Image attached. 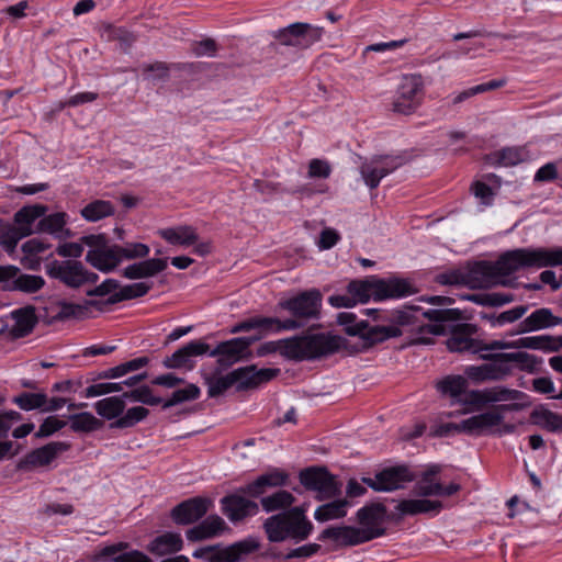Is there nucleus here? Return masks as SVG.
<instances>
[{"instance_id": "obj_23", "label": "nucleus", "mask_w": 562, "mask_h": 562, "mask_svg": "<svg viewBox=\"0 0 562 562\" xmlns=\"http://www.w3.org/2000/svg\"><path fill=\"white\" fill-rule=\"evenodd\" d=\"M86 261L101 272L113 271L122 261L119 245L102 248L90 249L86 255Z\"/></svg>"}, {"instance_id": "obj_38", "label": "nucleus", "mask_w": 562, "mask_h": 562, "mask_svg": "<svg viewBox=\"0 0 562 562\" xmlns=\"http://www.w3.org/2000/svg\"><path fill=\"white\" fill-rule=\"evenodd\" d=\"M31 234H33V229L16 227L3 220H0V246L8 254H12L15 250L18 243Z\"/></svg>"}, {"instance_id": "obj_26", "label": "nucleus", "mask_w": 562, "mask_h": 562, "mask_svg": "<svg viewBox=\"0 0 562 562\" xmlns=\"http://www.w3.org/2000/svg\"><path fill=\"white\" fill-rule=\"evenodd\" d=\"M480 358L483 360H495L498 362H504L508 366L510 363H517L520 370L527 371L529 373H533L537 367L542 362V360L537 356L525 351L482 353Z\"/></svg>"}, {"instance_id": "obj_27", "label": "nucleus", "mask_w": 562, "mask_h": 562, "mask_svg": "<svg viewBox=\"0 0 562 562\" xmlns=\"http://www.w3.org/2000/svg\"><path fill=\"white\" fill-rule=\"evenodd\" d=\"M183 549V539L179 532L166 531L148 542L146 550L155 557L176 554Z\"/></svg>"}, {"instance_id": "obj_51", "label": "nucleus", "mask_w": 562, "mask_h": 562, "mask_svg": "<svg viewBox=\"0 0 562 562\" xmlns=\"http://www.w3.org/2000/svg\"><path fill=\"white\" fill-rule=\"evenodd\" d=\"M468 378L462 375H448L437 382V390L442 395H449L452 398H458L460 395L465 393Z\"/></svg>"}, {"instance_id": "obj_34", "label": "nucleus", "mask_w": 562, "mask_h": 562, "mask_svg": "<svg viewBox=\"0 0 562 562\" xmlns=\"http://www.w3.org/2000/svg\"><path fill=\"white\" fill-rule=\"evenodd\" d=\"M278 488L279 490L277 492L270 495L263 494L259 497V507L261 506L266 513H281L293 507L292 505L295 502L293 494L289 491L282 490L281 487Z\"/></svg>"}, {"instance_id": "obj_9", "label": "nucleus", "mask_w": 562, "mask_h": 562, "mask_svg": "<svg viewBox=\"0 0 562 562\" xmlns=\"http://www.w3.org/2000/svg\"><path fill=\"white\" fill-rule=\"evenodd\" d=\"M423 95V77L418 74L405 75L392 102V110L398 114H412L420 105Z\"/></svg>"}, {"instance_id": "obj_49", "label": "nucleus", "mask_w": 562, "mask_h": 562, "mask_svg": "<svg viewBox=\"0 0 562 562\" xmlns=\"http://www.w3.org/2000/svg\"><path fill=\"white\" fill-rule=\"evenodd\" d=\"M114 206L110 201L94 200L81 209V216L88 222H98L114 214Z\"/></svg>"}, {"instance_id": "obj_42", "label": "nucleus", "mask_w": 562, "mask_h": 562, "mask_svg": "<svg viewBox=\"0 0 562 562\" xmlns=\"http://www.w3.org/2000/svg\"><path fill=\"white\" fill-rule=\"evenodd\" d=\"M45 280L42 276L27 274L22 272L19 268V272L11 283V292H22L26 294H33L41 291L45 286Z\"/></svg>"}, {"instance_id": "obj_32", "label": "nucleus", "mask_w": 562, "mask_h": 562, "mask_svg": "<svg viewBox=\"0 0 562 562\" xmlns=\"http://www.w3.org/2000/svg\"><path fill=\"white\" fill-rule=\"evenodd\" d=\"M540 350L543 352H558L562 348V336L539 335L517 339V349Z\"/></svg>"}, {"instance_id": "obj_48", "label": "nucleus", "mask_w": 562, "mask_h": 562, "mask_svg": "<svg viewBox=\"0 0 562 562\" xmlns=\"http://www.w3.org/2000/svg\"><path fill=\"white\" fill-rule=\"evenodd\" d=\"M532 422L551 432H562V415L547 408L533 409Z\"/></svg>"}, {"instance_id": "obj_47", "label": "nucleus", "mask_w": 562, "mask_h": 562, "mask_svg": "<svg viewBox=\"0 0 562 562\" xmlns=\"http://www.w3.org/2000/svg\"><path fill=\"white\" fill-rule=\"evenodd\" d=\"M256 329L262 330L265 334L268 333H281L286 330H296L299 324L295 321H286L278 317H254Z\"/></svg>"}, {"instance_id": "obj_29", "label": "nucleus", "mask_w": 562, "mask_h": 562, "mask_svg": "<svg viewBox=\"0 0 562 562\" xmlns=\"http://www.w3.org/2000/svg\"><path fill=\"white\" fill-rule=\"evenodd\" d=\"M422 316L435 323L427 325V333L440 336L446 334L447 326L445 323L460 319L461 312L458 308H430L427 311H423Z\"/></svg>"}, {"instance_id": "obj_41", "label": "nucleus", "mask_w": 562, "mask_h": 562, "mask_svg": "<svg viewBox=\"0 0 562 562\" xmlns=\"http://www.w3.org/2000/svg\"><path fill=\"white\" fill-rule=\"evenodd\" d=\"M379 159H375L374 155L366 159L361 162L359 167V172L361 175L362 180L366 186L373 190L376 189L381 182V180L386 177L384 175V169H382L381 164H379Z\"/></svg>"}, {"instance_id": "obj_63", "label": "nucleus", "mask_w": 562, "mask_h": 562, "mask_svg": "<svg viewBox=\"0 0 562 562\" xmlns=\"http://www.w3.org/2000/svg\"><path fill=\"white\" fill-rule=\"evenodd\" d=\"M529 310L528 305H518L510 310L504 311L497 315L496 322L499 326H504L506 324H513L520 319Z\"/></svg>"}, {"instance_id": "obj_16", "label": "nucleus", "mask_w": 562, "mask_h": 562, "mask_svg": "<svg viewBox=\"0 0 562 562\" xmlns=\"http://www.w3.org/2000/svg\"><path fill=\"white\" fill-rule=\"evenodd\" d=\"M70 445L61 441H52L47 445L33 449L26 453L18 463L20 470H31L49 465L58 454L67 451Z\"/></svg>"}, {"instance_id": "obj_45", "label": "nucleus", "mask_w": 562, "mask_h": 562, "mask_svg": "<svg viewBox=\"0 0 562 562\" xmlns=\"http://www.w3.org/2000/svg\"><path fill=\"white\" fill-rule=\"evenodd\" d=\"M70 428L75 432H91L103 427V422L90 412L69 415Z\"/></svg>"}, {"instance_id": "obj_20", "label": "nucleus", "mask_w": 562, "mask_h": 562, "mask_svg": "<svg viewBox=\"0 0 562 562\" xmlns=\"http://www.w3.org/2000/svg\"><path fill=\"white\" fill-rule=\"evenodd\" d=\"M503 420L504 416L486 411L461 420L460 426L470 436H494L496 426H501Z\"/></svg>"}, {"instance_id": "obj_39", "label": "nucleus", "mask_w": 562, "mask_h": 562, "mask_svg": "<svg viewBox=\"0 0 562 562\" xmlns=\"http://www.w3.org/2000/svg\"><path fill=\"white\" fill-rule=\"evenodd\" d=\"M158 234L161 238L171 245L191 246L194 245L199 239L195 229L189 225L162 228L158 232Z\"/></svg>"}, {"instance_id": "obj_35", "label": "nucleus", "mask_w": 562, "mask_h": 562, "mask_svg": "<svg viewBox=\"0 0 562 562\" xmlns=\"http://www.w3.org/2000/svg\"><path fill=\"white\" fill-rule=\"evenodd\" d=\"M240 369H246L245 373L243 374L241 384L237 386V391H245L249 389L257 387L259 384L269 382L273 378H276L280 370L279 369H271V368H265V369H257L256 366H247L241 367Z\"/></svg>"}, {"instance_id": "obj_19", "label": "nucleus", "mask_w": 562, "mask_h": 562, "mask_svg": "<svg viewBox=\"0 0 562 562\" xmlns=\"http://www.w3.org/2000/svg\"><path fill=\"white\" fill-rule=\"evenodd\" d=\"M477 331L476 325L463 323L453 326L446 345L449 351L460 353H479L480 340L473 338Z\"/></svg>"}, {"instance_id": "obj_22", "label": "nucleus", "mask_w": 562, "mask_h": 562, "mask_svg": "<svg viewBox=\"0 0 562 562\" xmlns=\"http://www.w3.org/2000/svg\"><path fill=\"white\" fill-rule=\"evenodd\" d=\"M481 366H469L464 370L465 376L474 383L485 381H501L512 373V367L495 360Z\"/></svg>"}, {"instance_id": "obj_61", "label": "nucleus", "mask_w": 562, "mask_h": 562, "mask_svg": "<svg viewBox=\"0 0 562 562\" xmlns=\"http://www.w3.org/2000/svg\"><path fill=\"white\" fill-rule=\"evenodd\" d=\"M375 159H379V164H381L382 169H384V175L389 176L394 172L396 169L402 167L407 162V156L404 154L400 155H374Z\"/></svg>"}, {"instance_id": "obj_53", "label": "nucleus", "mask_w": 562, "mask_h": 562, "mask_svg": "<svg viewBox=\"0 0 562 562\" xmlns=\"http://www.w3.org/2000/svg\"><path fill=\"white\" fill-rule=\"evenodd\" d=\"M122 395L125 402H137L149 406L162 403V398L159 396H155L153 394V390L148 385H140L130 391L122 392Z\"/></svg>"}, {"instance_id": "obj_25", "label": "nucleus", "mask_w": 562, "mask_h": 562, "mask_svg": "<svg viewBox=\"0 0 562 562\" xmlns=\"http://www.w3.org/2000/svg\"><path fill=\"white\" fill-rule=\"evenodd\" d=\"M151 289V284L146 282H137L133 284L124 285L120 291L111 294L106 300H88V304L92 305L99 311H103L106 305H114L122 301L133 300L146 295Z\"/></svg>"}, {"instance_id": "obj_62", "label": "nucleus", "mask_w": 562, "mask_h": 562, "mask_svg": "<svg viewBox=\"0 0 562 562\" xmlns=\"http://www.w3.org/2000/svg\"><path fill=\"white\" fill-rule=\"evenodd\" d=\"M66 426V423L59 420L56 416H48L41 424L38 430L35 432L36 438H46L55 434L56 431L63 429Z\"/></svg>"}, {"instance_id": "obj_3", "label": "nucleus", "mask_w": 562, "mask_h": 562, "mask_svg": "<svg viewBox=\"0 0 562 562\" xmlns=\"http://www.w3.org/2000/svg\"><path fill=\"white\" fill-rule=\"evenodd\" d=\"M341 338L327 333L303 334L290 338L267 341L257 349V356L265 357L279 352L292 361L315 360L337 352Z\"/></svg>"}, {"instance_id": "obj_18", "label": "nucleus", "mask_w": 562, "mask_h": 562, "mask_svg": "<svg viewBox=\"0 0 562 562\" xmlns=\"http://www.w3.org/2000/svg\"><path fill=\"white\" fill-rule=\"evenodd\" d=\"M210 346L202 340H191L171 356L166 357L162 364L167 369H188L192 370L195 366L194 357L207 353Z\"/></svg>"}, {"instance_id": "obj_56", "label": "nucleus", "mask_w": 562, "mask_h": 562, "mask_svg": "<svg viewBox=\"0 0 562 562\" xmlns=\"http://www.w3.org/2000/svg\"><path fill=\"white\" fill-rule=\"evenodd\" d=\"M143 77L150 82L167 81L170 77V67L164 61L144 64L142 66Z\"/></svg>"}, {"instance_id": "obj_57", "label": "nucleus", "mask_w": 562, "mask_h": 562, "mask_svg": "<svg viewBox=\"0 0 562 562\" xmlns=\"http://www.w3.org/2000/svg\"><path fill=\"white\" fill-rule=\"evenodd\" d=\"M13 402L23 411L42 409L47 403V395L45 393H29L23 392L15 396Z\"/></svg>"}, {"instance_id": "obj_40", "label": "nucleus", "mask_w": 562, "mask_h": 562, "mask_svg": "<svg viewBox=\"0 0 562 562\" xmlns=\"http://www.w3.org/2000/svg\"><path fill=\"white\" fill-rule=\"evenodd\" d=\"M375 276L366 277L362 280H352L347 285L348 293L355 300V303H367L369 300L374 301Z\"/></svg>"}, {"instance_id": "obj_30", "label": "nucleus", "mask_w": 562, "mask_h": 562, "mask_svg": "<svg viewBox=\"0 0 562 562\" xmlns=\"http://www.w3.org/2000/svg\"><path fill=\"white\" fill-rule=\"evenodd\" d=\"M357 520L363 528L385 529L382 524L391 519L385 505L382 503H370L358 509Z\"/></svg>"}, {"instance_id": "obj_12", "label": "nucleus", "mask_w": 562, "mask_h": 562, "mask_svg": "<svg viewBox=\"0 0 562 562\" xmlns=\"http://www.w3.org/2000/svg\"><path fill=\"white\" fill-rule=\"evenodd\" d=\"M300 483L308 491L318 492L321 498H330L339 493L335 476L324 467H311L299 474Z\"/></svg>"}, {"instance_id": "obj_44", "label": "nucleus", "mask_w": 562, "mask_h": 562, "mask_svg": "<svg viewBox=\"0 0 562 562\" xmlns=\"http://www.w3.org/2000/svg\"><path fill=\"white\" fill-rule=\"evenodd\" d=\"M149 415V409L144 406H133L124 411L122 416L110 423V429L133 428Z\"/></svg>"}, {"instance_id": "obj_54", "label": "nucleus", "mask_w": 562, "mask_h": 562, "mask_svg": "<svg viewBox=\"0 0 562 562\" xmlns=\"http://www.w3.org/2000/svg\"><path fill=\"white\" fill-rule=\"evenodd\" d=\"M200 394V387L190 383L184 389L173 391L168 400L162 401V408L167 409L183 402L194 401L199 398Z\"/></svg>"}, {"instance_id": "obj_10", "label": "nucleus", "mask_w": 562, "mask_h": 562, "mask_svg": "<svg viewBox=\"0 0 562 562\" xmlns=\"http://www.w3.org/2000/svg\"><path fill=\"white\" fill-rule=\"evenodd\" d=\"M415 479L416 475L408 465L397 464L380 470L373 477L364 476L362 482L375 492H392L403 488Z\"/></svg>"}, {"instance_id": "obj_50", "label": "nucleus", "mask_w": 562, "mask_h": 562, "mask_svg": "<svg viewBox=\"0 0 562 562\" xmlns=\"http://www.w3.org/2000/svg\"><path fill=\"white\" fill-rule=\"evenodd\" d=\"M68 222V214L65 212H56L49 215L42 217L37 224L34 232L36 233H47L56 237L59 231H61L63 226H66Z\"/></svg>"}, {"instance_id": "obj_43", "label": "nucleus", "mask_w": 562, "mask_h": 562, "mask_svg": "<svg viewBox=\"0 0 562 562\" xmlns=\"http://www.w3.org/2000/svg\"><path fill=\"white\" fill-rule=\"evenodd\" d=\"M349 505L350 503L347 499H336L323 504L316 508L314 518L321 522L342 518L346 516Z\"/></svg>"}, {"instance_id": "obj_64", "label": "nucleus", "mask_w": 562, "mask_h": 562, "mask_svg": "<svg viewBox=\"0 0 562 562\" xmlns=\"http://www.w3.org/2000/svg\"><path fill=\"white\" fill-rule=\"evenodd\" d=\"M322 549L318 543H307L301 547L291 549L286 554H284L285 560L291 559H308L319 552Z\"/></svg>"}, {"instance_id": "obj_52", "label": "nucleus", "mask_w": 562, "mask_h": 562, "mask_svg": "<svg viewBox=\"0 0 562 562\" xmlns=\"http://www.w3.org/2000/svg\"><path fill=\"white\" fill-rule=\"evenodd\" d=\"M57 305L58 312L53 316V319L57 322H64L71 318H83L88 314L89 306H91L88 304V301L83 304L60 301Z\"/></svg>"}, {"instance_id": "obj_8", "label": "nucleus", "mask_w": 562, "mask_h": 562, "mask_svg": "<svg viewBox=\"0 0 562 562\" xmlns=\"http://www.w3.org/2000/svg\"><path fill=\"white\" fill-rule=\"evenodd\" d=\"M271 34L281 45L306 49L321 41L324 29L310 23L295 22Z\"/></svg>"}, {"instance_id": "obj_24", "label": "nucleus", "mask_w": 562, "mask_h": 562, "mask_svg": "<svg viewBox=\"0 0 562 562\" xmlns=\"http://www.w3.org/2000/svg\"><path fill=\"white\" fill-rule=\"evenodd\" d=\"M226 529H228L226 522L218 515H210L205 519H203L200 524L194 527L188 529L186 531V537L190 541H202L206 539H212L221 533H223Z\"/></svg>"}, {"instance_id": "obj_4", "label": "nucleus", "mask_w": 562, "mask_h": 562, "mask_svg": "<svg viewBox=\"0 0 562 562\" xmlns=\"http://www.w3.org/2000/svg\"><path fill=\"white\" fill-rule=\"evenodd\" d=\"M262 529L269 542L279 543L292 540L300 543L311 536L314 525L306 517L304 506H294L265 519Z\"/></svg>"}, {"instance_id": "obj_55", "label": "nucleus", "mask_w": 562, "mask_h": 562, "mask_svg": "<svg viewBox=\"0 0 562 562\" xmlns=\"http://www.w3.org/2000/svg\"><path fill=\"white\" fill-rule=\"evenodd\" d=\"M506 85V79H494L488 82L480 83L474 87H471L469 89L463 90L462 92L458 93L453 100V104H459L465 100H468L471 97H474L479 93H484L491 90H495L498 88H502Z\"/></svg>"}, {"instance_id": "obj_15", "label": "nucleus", "mask_w": 562, "mask_h": 562, "mask_svg": "<svg viewBox=\"0 0 562 562\" xmlns=\"http://www.w3.org/2000/svg\"><path fill=\"white\" fill-rule=\"evenodd\" d=\"M524 395L518 390H510L505 386H494L484 390H471L467 392L465 398L462 401L467 405L474 406L475 409H482L491 403H499L506 401H517Z\"/></svg>"}, {"instance_id": "obj_7", "label": "nucleus", "mask_w": 562, "mask_h": 562, "mask_svg": "<svg viewBox=\"0 0 562 562\" xmlns=\"http://www.w3.org/2000/svg\"><path fill=\"white\" fill-rule=\"evenodd\" d=\"M386 529L330 526L324 529L317 540H331L337 547H353L384 536Z\"/></svg>"}, {"instance_id": "obj_6", "label": "nucleus", "mask_w": 562, "mask_h": 562, "mask_svg": "<svg viewBox=\"0 0 562 562\" xmlns=\"http://www.w3.org/2000/svg\"><path fill=\"white\" fill-rule=\"evenodd\" d=\"M337 323L345 327L350 336H359L363 341V348L369 349L391 338L402 336L396 326L369 325L367 321H357V315L351 312H340L337 315Z\"/></svg>"}, {"instance_id": "obj_37", "label": "nucleus", "mask_w": 562, "mask_h": 562, "mask_svg": "<svg viewBox=\"0 0 562 562\" xmlns=\"http://www.w3.org/2000/svg\"><path fill=\"white\" fill-rule=\"evenodd\" d=\"M441 508L442 503L440 501L430 499H404L396 506V510L401 517L427 513L438 514Z\"/></svg>"}, {"instance_id": "obj_1", "label": "nucleus", "mask_w": 562, "mask_h": 562, "mask_svg": "<svg viewBox=\"0 0 562 562\" xmlns=\"http://www.w3.org/2000/svg\"><path fill=\"white\" fill-rule=\"evenodd\" d=\"M562 265V248H517L502 254L495 262L481 260L473 262L462 274V283L471 289H488L493 285H509L507 280H498L528 268L555 267Z\"/></svg>"}, {"instance_id": "obj_33", "label": "nucleus", "mask_w": 562, "mask_h": 562, "mask_svg": "<svg viewBox=\"0 0 562 562\" xmlns=\"http://www.w3.org/2000/svg\"><path fill=\"white\" fill-rule=\"evenodd\" d=\"M246 369H235L228 374L224 376L218 378H206L205 383L207 384V395L209 397H217L224 392H226L228 389H231L233 385L241 384L243 374L245 373Z\"/></svg>"}, {"instance_id": "obj_14", "label": "nucleus", "mask_w": 562, "mask_h": 562, "mask_svg": "<svg viewBox=\"0 0 562 562\" xmlns=\"http://www.w3.org/2000/svg\"><path fill=\"white\" fill-rule=\"evenodd\" d=\"M212 506V501L203 496H194L176 505L170 518L176 525L187 526L203 518Z\"/></svg>"}, {"instance_id": "obj_11", "label": "nucleus", "mask_w": 562, "mask_h": 562, "mask_svg": "<svg viewBox=\"0 0 562 562\" xmlns=\"http://www.w3.org/2000/svg\"><path fill=\"white\" fill-rule=\"evenodd\" d=\"M259 339L260 336L232 338L220 342L214 349H210L207 355L217 357L218 366L227 369L244 359H248L250 357L249 347Z\"/></svg>"}, {"instance_id": "obj_2", "label": "nucleus", "mask_w": 562, "mask_h": 562, "mask_svg": "<svg viewBox=\"0 0 562 562\" xmlns=\"http://www.w3.org/2000/svg\"><path fill=\"white\" fill-rule=\"evenodd\" d=\"M289 473L280 468H271L258 475L254 481L238 487L236 492L221 498V510L234 525L245 521L259 514L256 502L273 487L288 485Z\"/></svg>"}, {"instance_id": "obj_46", "label": "nucleus", "mask_w": 562, "mask_h": 562, "mask_svg": "<svg viewBox=\"0 0 562 562\" xmlns=\"http://www.w3.org/2000/svg\"><path fill=\"white\" fill-rule=\"evenodd\" d=\"M422 308L414 305H406L403 310H394L387 312L383 322H389V326H396L401 331V326L413 325L418 321L415 313L420 312Z\"/></svg>"}, {"instance_id": "obj_28", "label": "nucleus", "mask_w": 562, "mask_h": 562, "mask_svg": "<svg viewBox=\"0 0 562 562\" xmlns=\"http://www.w3.org/2000/svg\"><path fill=\"white\" fill-rule=\"evenodd\" d=\"M167 266V258L145 259L125 267L122 271V276L130 280L151 278L164 271Z\"/></svg>"}, {"instance_id": "obj_36", "label": "nucleus", "mask_w": 562, "mask_h": 562, "mask_svg": "<svg viewBox=\"0 0 562 562\" xmlns=\"http://www.w3.org/2000/svg\"><path fill=\"white\" fill-rule=\"evenodd\" d=\"M125 407L126 402L122 394L99 400L93 404L95 413L111 423L122 416Z\"/></svg>"}, {"instance_id": "obj_58", "label": "nucleus", "mask_w": 562, "mask_h": 562, "mask_svg": "<svg viewBox=\"0 0 562 562\" xmlns=\"http://www.w3.org/2000/svg\"><path fill=\"white\" fill-rule=\"evenodd\" d=\"M260 547L261 543L255 536H248L243 540L232 543L237 562L245 560L247 557L258 551Z\"/></svg>"}, {"instance_id": "obj_59", "label": "nucleus", "mask_w": 562, "mask_h": 562, "mask_svg": "<svg viewBox=\"0 0 562 562\" xmlns=\"http://www.w3.org/2000/svg\"><path fill=\"white\" fill-rule=\"evenodd\" d=\"M123 392V383L121 382H102L91 384L85 390L83 396L86 398L102 396L111 393H121Z\"/></svg>"}, {"instance_id": "obj_17", "label": "nucleus", "mask_w": 562, "mask_h": 562, "mask_svg": "<svg viewBox=\"0 0 562 562\" xmlns=\"http://www.w3.org/2000/svg\"><path fill=\"white\" fill-rule=\"evenodd\" d=\"M374 301L398 300L416 293L414 285L398 277L380 278L375 276Z\"/></svg>"}, {"instance_id": "obj_5", "label": "nucleus", "mask_w": 562, "mask_h": 562, "mask_svg": "<svg viewBox=\"0 0 562 562\" xmlns=\"http://www.w3.org/2000/svg\"><path fill=\"white\" fill-rule=\"evenodd\" d=\"M323 295L318 289L301 291L297 294L281 299L276 305V312L286 311L291 317L286 321H295L297 329L304 327L308 322L321 318Z\"/></svg>"}, {"instance_id": "obj_31", "label": "nucleus", "mask_w": 562, "mask_h": 562, "mask_svg": "<svg viewBox=\"0 0 562 562\" xmlns=\"http://www.w3.org/2000/svg\"><path fill=\"white\" fill-rule=\"evenodd\" d=\"M14 319L11 334L15 338H23L30 335L37 324L35 307L32 305L18 308L11 313Z\"/></svg>"}, {"instance_id": "obj_60", "label": "nucleus", "mask_w": 562, "mask_h": 562, "mask_svg": "<svg viewBox=\"0 0 562 562\" xmlns=\"http://www.w3.org/2000/svg\"><path fill=\"white\" fill-rule=\"evenodd\" d=\"M121 259L133 260L146 258L149 255V247L143 243H127L119 246Z\"/></svg>"}, {"instance_id": "obj_13", "label": "nucleus", "mask_w": 562, "mask_h": 562, "mask_svg": "<svg viewBox=\"0 0 562 562\" xmlns=\"http://www.w3.org/2000/svg\"><path fill=\"white\" fill-rule=\"evenodd\" d=\"M45 272L50 279L58 280L70 289L83 285V265L78 260H52L45 266Z\"/></svg>"}, {"instance_id": "obj_21", "label": "nucleus", "mask_w": 562, "mask_h": 562, "mask_svg": "<svg viewBox=\"0 0 562 562\" xmlns=\"http://www.w3.org/2000/svg\"><path fill=\"white\" fill-rule=\"evenodd\" d=\"M558 325H562V318L553 315L550 308L541 307L537 308L524 321H521L510 335H522L527 333L551 328Z\"/></svg>"}]
</instances>
